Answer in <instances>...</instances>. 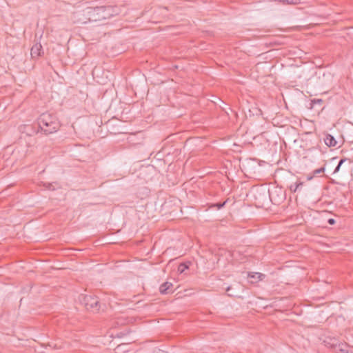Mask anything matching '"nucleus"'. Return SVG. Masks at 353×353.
I'll use <instances>...</instances> for the list:
<instances>
[{
    "instance_id": "f257e3e1",
    "label": "nucleus",
    "mask_w": 353,
    "mask_h": 353,
    "mask_svg": "<svg viewBox=\"0 0 353 353\" xmlns=\"http://www.w3.org/2000/svg\"><path fill=\"white\" fill-rule=\"evenodd\" d=\"M112 10L110 6L86 7L83 10H76L72 14V19L74 23L81 24L88 21H101L112 16Z\"/></svg>"
},
{
    "instance_id": "f03ea898",
    "label": "nucleus",
    "mask_w": 353,
    "mask_h": 353,
    "mask_svg": "<svg viewBox=\"0 0 353 353\" xmlns=\"http://www.w3.org/2000/svg\"><path fill=\"white\" fill-rule=\"evenodd\" d=\"M39 126L46 134H51L59 128V123L54 117L48 113L42 114L38 121Z\"/></svg>"
},
{
    "instance_id": "7ed1b4c3",
    "label": "nucleus",
    "mask_w": 353,
    "mask_h": 353,
    "mask_svg": "<svg viewBox=\"0 0 353 353\" xmlns=\"http://www.w3.org/2000/svg\"><path fill=\"white\" fill-rule=\"evenodd\" d=\"M83 304L87 310L97 312L100 310L99 301L97 297L91 295H85L83 299Z\"/></svg>"
},
{
    "instance_id": "20e7f679",
    "label": "nucleus",
    "mask_w": 353,
    "mask_h": 353,
    "mask_svg": "<svg viewBox=\"0 0 353 353\" xmlns=\"http://www.w3.org/2000/svg\"><path fill=\"white\" fill-rule=\"evenodd\" d=\"M279 192L281 193V196H279L278 199L274 197V193L273 191L265 192L264 194L265 199L267 200L268 199H270L273 202H280L281 200L285 199V194L282 190L279 189Z\"/></svg>"
},
{
    "instance_id": "39448f33",
    "label": "nucleus",
    "mask_w": 353,
    "mask_h": 353,
    "mask_svg": "<svg viewBox=\"0 0 353 353\" xmlns=\"http://www.w3.org/2000/svg\"><path fill=\"white\" fill-rule=\"evenodd\" d=\"M42 50V46L41 43H35L31 48V56L33 58L38 57L41 56Z\"/></svg>"
},
{
    "instance_id": "423d86ee",
    "label": "nucleus",
    "mask_w": 353,
    "mask_h": 353,
    "mask_svg": "<svg viewBox=\"0 0 353 353\" xmlns=\"http://www.w3.org/2000/svg\"><path fill=\"white\" fill-rule=\"evenodd\" d=\"M264 277L265 275L259 272L248 274V278L250 279V282L252 283H254L258 282L259 281H261Z\"/></svg>"
},
{
    "instance_id": "0eeeda50",
    "label": "nucleus",
    "mask_w": 353,
    "mask_h": 353,
    "mask_svg": "<svg viewBox=\"0 0 353 353\" xmlns=\"http://www.w3.org/2000/svg\"><path fill=\"white\" fill-rule=\"evenodd\" d=\"M325 143L329 147H334L336 145L337 142L336 139L330 134H327L325 139Z\"/></svg>"
},
{
    "instance_id": "6e6552de",
    "label": "nucleus",
    "mask_w": 353,
    "mask_h": 353,
    "mask_svg": "<svg viewBox=\"0 0 353 353\" xmlns=\"http://www.w3.org/2000/svg\"><path fill=\"white\" fill-rule=\"evenodd\" d=\"M172 283L170 282H165L162 285H161L159 288V291L161 294H168L169 290L172 288Z\"/></svg>"
},
{
    "instance_id": "1a4fd4ad",
    "label": "nucleus",
    "mask_w": 353,
    "mask_h": 353,
    "mask_svg": "<svg viewBox=\"0 0 353 353\" xmlns=\"http://www.w3.org/2000/svg\"><path fill=\"white\" fill-rule=\"evenodd\" d=\"M127 346V344H121V345H119L116 348H115V352L116 353H122V352H128V350H125V347Z\"/></svg>"
},
{
    "instance_id": "9d476101",
    "label": "nucleus",
    "mask_w": 353,
    "mask_h": 353,
    "mask_svg": "<svg viewBox=\"0 0 353 353\" xmlns=\"http://www.w3.org/2000/svg\"><path fill=\"white\" fill-rule=\"evenodd\" d=\"M283 4L296 5L301 3L300 0H279Z\"/></svg>"
},
{
    "instance_id": "9b49d317",
    "label": "nucleus",
    "mask_w": 353,
    "mask_h": 353,
    "mask_svg": "<svg viewBox=\"0 0 353 353\" xmlns=\"http://www.w3.org/2000/svg\"><path fill=\"white\" fill-rule=\"evenodd\" d=\"M188 268V265L186 264V263H181L179 267H178V272L180 273V274H182L183 273L185 270H187Z\"/></svg>"
},
{
    "instance_id": "f8f14e48",
    "label": "nucleus",
    "mask_w": 353,
    "mask_h": 353,
    "mask_svg": "<svg viewBox=\"0 0 353 353\" xmlns=\"http://www.w3.org/2000/svg\"><path fill=\"white\" fill-rule=\"evenodd\" d=\"M346 161L345 159H342L340 160L338 165L336 166V168H335L334 171V173H336V172H338L340 170V168L341 166V165Z\"/></svg>"
},
{
    "instance_id": "ddd939ff",
    "label": "nucleus",
    "mask_w": 353,
    "mask_h": 353,
    "mask_svg": "<svg viewBox=\"0 0 353 353\" xmlns=\"http://www.w3.org/2000/svg\"><path fill=\"white\" fill-rule=\"evenodd\" d=\"M302 185V183H295L294 185H290V190L293 192H296L298 188H299V186Z\"/></svg>"
},
{
    "instance_id": "4468645a",
    "label": "nucleus",
    "mask_w": 353,
    "mask_h": 353,
    "mask_svg": "<svg viewBox=\"0 0 353 353\" xmlns=\"http://www.w3.org/2000/svg\"><path fill=\"white\" fill-rule=\"evenodd\" d=\"M324 171H325V168H319V169H316V170H314L313 173H314V175H316V174L323 173Z\"/></svg>"
},
{
    "instance_id": "2eb2a0df",
    "label": "nucleus",
    "mask_w": 353,
    "mask_h": 353,
    "mask_svg": "<svg viewBox=\"0 0 353 353\" xmlns=\"http://www.w3.org/2000/svg\"><path fill=\"white\" fill-rule=\"evenodd\" d=\"M340 351L344 352L345 353H348V348L346 345H342V347H340Z\"/></svg>"
},
{
    "instance_id": "dca6fc26",
    "label": "nucleus",
    "mask_w": 353,
    "mask_h": 353,
    "mask_svg": "<svg viewBox=\"0 0 353 353\" xmlns=\"http://www.w3.org/2000/svg\"><path fill=\"white\" fill-rule=\"evenodd\" d=\"M225 204V201L223 202V203H216V206L217 207L218 209H221L222 207L224 206V205Z\"/></svg>"
},
{
    "instance_id": "f3484780",
    "label": "nucleus",
    "mask_w": 353,
    "mask_h": 353,
    "mask_svg": "<svg viewBox=\"0 0 353 353\" xmlns=\"http://www.w3.org/2000/svg\"><path fill=\"white\" fill-rule=\"evenodd\" d=\"M153 353H166V352L160 349H155V350H154Z\"/></svg>"
},
{
    "instance_id": "a211bd4d",
    "label": "nucleus",
    "mask_w": 353,
    "mask_h": 353,
    "mask_svg": "<svg viewBox=\"0 0 353 353\" xmlns=\"http://www.w3.org/2000/svg\"><path fill=\"white\" fill-rule=\"evenodd\" d=\"M327 222H328L329 224L333 225V224H334L335 221H334V219H328Z\"/></svg>"
},
{
    "instance_id": "6ab92c4d",
    "label": "nucleus",
    "mask_w": 353,
    "mask_h": 353,
    "mask_svg": "<svg viewBox=\"0 0 353 353\" xmlns=\"http://www.w3.org/2000/svg\"><path fill=\"white\" fill-rule=\"evenodd\" d=\"M44 186L48 188V189H51V187H52V184H50V183H48V184H44Z\"/></svg>"
},
{
    "instance_id": "aec40b11",
    "label": "nucleus",
    "mask_w": 353,
    "mask_h": 353,
    "mask_svg": "<svg viewBox=\"0 0 353 353\" xmlns=\"http://www.w3.org/2000/svg\"><path fill=\"white\" fill-rule=\"evenodd\" d=\"M316 101H317V103H321L322 101V100L321 99H319Z\"/></svg>"
},
{
    "instance_id": "412c9836",
    "label": "nucleus",
    "mask_w": 353,
    "mask_h": 353,
    "mask_svg": "<svg viewBox=\"0 0 353 353\" xmlns=\"http://www.w3.org/2000/svg\"><path fill=\"white\" fill-rule=\"evenodd\" d=\"M230 290V287H228L226 290L228 292Z\"/></svg>"
}]
</instances>
